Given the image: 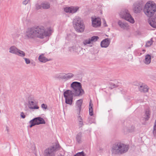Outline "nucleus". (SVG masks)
Masks as SVG:
<instances>
[{
    "label": "nucleus",
    "mask_w": 156,
    "mask_h": 156,
    "mask_svg": "<svg viewBox=\"0 0 156 156\" xmlns=\"http://www.w3.org/2000/svg\"><path fill=\"white\" fill-rule=\"evenodd\" d=\"M52 32L50 28L46 31L42 26H34L27 29L24 38L29 40H34L37 38L43 39L45 37L50 36Z\"/></svg>",
    "instance_id": "f257e3e1"
},
{
    "label": "nucleus",
    "mask_w": 156,
    "mask_h": 156,
    "mask_svg": "<svg viewBox=\"0 0 156 156\" xmlns=\"http://www.w3.org/2000/svg\"><path fill=\"white\" fill-rule=\"evenodd\" d=\"M129 149V146L120 141L115 142L112 146V152L114 154H121L126 152Z\"/></svg>",
    "instance_id": "f03ea898"
},
{
    "label": "nucleus",
    "mask_w": 156,
    "mask_h": 156,
    "mask_svg": "<svg viewBox=\"0 0 156 156\" xmlns=\"http://www.w3.org/2000/svg\"><path fill=\"white\" fill-rule=\"evenodd\" d=\"M144 11L148 17H152L156 12V4L152 1H148L144 6Z\"/></svg>",
    "instance_id": "7ed1b4c3"
},
{
    "label": "nucleus",
    "mask_w": 156,
    "mask_h": 156,
    "mask_svg": "<svg viewBox=\"0 0 156 156\" xmlns=\"http://www.w3.org/2000/svg\"><path fill=\"white\" fill-rule=\"evenodd\" d=\"M73 90H71L75 96H80L84 94V90L82 89L81 83L77 82H73L71 84Z\"/></svg>",
    "instance_id": "20e7f679"
},
{
    "label": "nucleus",
    "mask_w": 156,
    "mask_h": 156,
    "mask_svg": "<svg viewBox=\"0 0 156 156\" xmlns=\"http://www.w3.org/2000/svg\"><path fill=\"white\" fill-rule=\"evenodd\" d=\"M73 26L76 31L82 32L84 30L85 27L80 18L76 17L73 21Z\"/></svg>",
    "instance_id": "39448f33"
},
{
    "label": "nucleus",
    "mask_w": 156,
    "mask_h": 156,
    "mask_svg": "<svg viewBox=\"0 0 156 156\" xmlns=\"http://www.w3.org/2000/svg\"><path fill=\"white\" fill-rule=\"evenodd\" d=\"M59 147V144H56L55 145L51 146L46 148L44 151V156H55L56 152L58 150Z\"/></svg>",
    "instance_id": "423d86ee"
},
{
    "label": "nucleus",
    "mask_w": 156,
    "mask_h": 156,
    "mask_svg": "<svg viewBox=\"0 0 156 156\" xmlns=\"http://www.w3.org/2000/svg\"><path fill=\"white\" fill-rule=\"evenodd\" d=\"M119 15L122 18L128 21L131 23H134L135 22L134 19L129 13L128 10L125 9L122 10Z\"/></svg>",
    "instance_id": "0eeeda50"
},
{
    "label": "nucleus",
    "mask_w": 156,
    "mask_h": 156,
    "mask_svg": "<svg viewBox=\"0 0 156 156\" xmlns=\"http://www.w3.org/2000/svg\"><path fill=\"white\" fill-rule=\"evenodd\" d=\"M144 7L143 2L138 1L133 3V10L135 13H139L142 11Z\"/></svg>",
    "instance_id": "6e6552de"
},
{
    "label": "nucleus",
    "mask_w": 156,
    "mask_h": 156,
    "mask_svg": "<svg viewBox=\"0 0 156 156\" xmlns=\"http://www.w3.org/2000/svg\"><path fill=\"white\" fill-rule=\"evenodd\" d=\"M71 90H67L64 93V96L65 98V102L66 104L71 105L73 101V96Z\"/></svg>",
    "instance_id": "1a4fd4ad"
},
{
    "label": "nucleus",
    "mask_w": 156,
    "mask_h": 156,
    "mask_svg": "<svg viewBox=\"0 0 156 156\" xmlns=\"http://www.w3.org/2000/svg\"><path fill=\"white\" fill-rule=\"evenodd\" d=\"M30 125V128L36 125H39L41 124H45V122L44 120L41 117H36L30 120L29 122Z\"/></svg>",
    "instance_id": "9d476101"
},
{
    "label": "nucleus",
    "mask_w": 156,
    "mask_h": 156,
    "mask_svg": "<svg viewBox=\"0 0 156 156\" xmlns=\"http://www.w3.org/2000/svg\"><path fill=\"white\" fill-rule=\"evenodd\" d=\"M34 99L33 98H29L28 100V107L30 109H38L39 107L35 105L34 102Z\"/></svg>",
    "instance_id": "9b49d317"
},
{
    "label": "nucleus",
    "mask_w": 156,
    "mask_h": 156,
    "mask_svg": "<svg viewBox=\"0 0 156 156\" xmlns=\"http://www.w3.org/2000/svg\"><path fill=\"white\" fill-rule=\"evenodd\" d=\"M79 7L78 6L67 7L64 8V11L66 13H73L76 12L79 9Z\"/></svg>",
    "instance_id": "f8f14e48"
},
{
    "label": "nucleus",
    "mask_w": 156,
    "mask_h": 156,
    "mask_svg": "<svg viewBox=\"0 0 156 156\" xmlns=\"http://www.w3.org/2000/svg\"><path fill=\"white\" fill-rule=\"evenodd\" d=\"M83 101L82 99H80L77 101L76 104V110L77 112L78 115L80 114V112L81 108V105Z\"/></svg>",
    "instance_id": "ddd939ff"
},
{
    "label": "nucleus",
    "mask_w": 156,
    "mask_h": 156,
    "mask_svg": "<svg viewBox=\"0 0 156 156\" xmlns=\"http://www.w3.org/2000/svg\"><path fill=\"white\" fill-rule=\"evenodd\" d=\"M92 25L94 27L100 26L101 25V19L99 18H92Z\"/></svg>",
    "instance_id": "4468645a"
},
{
    "label": "nucleus",
    "mask_w": 156,
    "mask_h": 156,
    "mask_svg": "<svg viewBox=\"0 0 156 156\" xmlns=\"http://www.w3.org/2000/svg\"><path fill=\"white\" fill-rule=\"evenodd\" d=\"M118 24L120 27L124 30H127L129 29V26L125 22L119 20L118 22Z\"/></svg>",
    "instance_id": "2eb2a0df"
},
{
    "label": "nucleus",
    "mask_w": 156,
    "mask_h": 156,
    "mask_svg": "<svg viewBox=\"0 0 156 156\" xmlns=\"http://www.w3.org/2000/svg\"><path fill=\"white\" fill-rule=\"evenodd\" d=\"M110 41L108 38H106L101 41V46L102 48H107L110 44Z\"/></svg>",
    "instance_id": "dca6fc26"
},
{
    "label": "nucleus",
    "mask_w": 156,
    "mask_h": 156,
    "mask_svg": "<svg viewBox=\"0 0 156 156\" xmlns=\"http://www.w3.org/2000/svg\"><path fill=\"white\" fill-rule=\"evenodd\" d=\"M148 22L150 26L152 27L156 28V15L154 18L150 19Z\"/></svg>",
    "instance_id": "f3484780"
},
{
    "label": "nucleus",
    "mask_w": 156,
    "mask_h": 156,
    "mask_svg": "<svg viewBox=\"0 0 156 156\" xmlns=\"http://www.w3.org/2000/svg\"><path fill=\"white\" fill-rule=\"evenodd\" d=\"M18 50L15 46H12L9 48V51L10 53L16 55Z\"/></svg>",
    "instance_id": "a211bd4d"
},
{
    "label": "nucleus",
    "mask_w": 156,
    "mask_h": 156,
    "mask_svg": "<svg viewBox=\"0 0 156 156\" xmlns=\"http://www.w3.org/2000/svg\"><path fill=\"white\" fill-rule=\"evenodd\" d=\"M42 9H49L51 7L50 3L47 1H44L42 3Z\"/></svg>",
    "instance_id": "6ab92c4d"
},
{
    "label": "nucleus",
    "mask_w": 156,
    "mask_h": 156,
    "mask_svg": "<svg viewBox=\"0 0 156 156\" xmlns=\"http://www.w3.org/2000/svg\"><path fill=\"white\" fill-rule=\"evenodd\" d=\"M82 133L81 132L79 133L76 137V141L78 144H80L82 142Z\"/></svg>",
    "instance_id": "aec40b11"
},
{
    "label": "nucleus",
    "mask_w": 156,
    "mask_h": 156,
    "mask_svg": "<svg viewBox=\"0 0 156 156\" xmlns=\"http://www.w3.org/2000/svg\"><path fill=\"white\" fill-rule=\"evenodd\" d=\"M151 61V56L149 54H147L145 56V58L144 61V62L147 65L149 64Z\"/></svg>",
    "instance_id": "412c9836"
},
{
    "label": "nucleus",
    "mask_w": 156,
    "mask_h": 156,
    "mask_svg": "<svg viewBox=\"0 0 156 156\" xmlns=\"http://www.w3.org/2000/svg\"><path fill=\"white\" fill-rule=\"evenodd\" d=\"M139 89L141 92H148V88L146 85H142L140 86Z\"/></svg>",
    "instance_id": "4be33fe9"
},
{
    "label": "nucleus",
    "mask_w": 156,
    "mask_h": 156,
    "mask_svg": "<svg viewBox=\"0 0 156 156\" xmlns=\"http://www.w3.org/2000/svg\"><path fill=\"white\" fill-rule=\"evenodd\" d=\"M38 59L40 62L44 63L51 60L50 59H48L45 57L43 55H40L38 58Z\"/></svg>",
    "instance_id": "5701e85b"
},
{
    "label": "nucleus",
    "mask_w": 156,
    "mask_h": 156,
    "mask_svg": "<svg viewBox=\"0 0 156 156\" xmlns=\"http://www.w3.org/2000/svg\"><path fill=\"white\" fill-rule=\"evenodd\" d=\"M150 112L149 110L147 109L145 112V114L144 117V119L145 121H148L150 117Z\"/></svg>",
    "instance_id": "b1692460"
},
{
    "label": "nucleus",
    "mask_w": 156,
    "mask_h": 156,
    "mask_svg": "<svg viewBox=\"0 0 156 156\" xmlns=\"http://www.w3.org/2000/svg\"><path fill=\"white\" fill-rule=\"evenodd\" d=\"M73 76L74 75L72 73H64V80H67L69 79H70L73 77Z\"/></svg>",
    "instance_id": "393cba45"
},
{
    "label": "nucleus",
    "mask_w": 156,
    "mask_h": 156,
    "mask_svg": "<svg viewBox=\"0 0 156 156\" xmlns=\"http://www.w3.org/2000/svg\"><path fill=\"white\" fill-rule=\"evenodd\" d=\"M78 115L77 119L79 122V126L80 127H81L84 125L83 121L81 116L80 115Z\"/></svg>",
    "instance_id": "a878e982"
},
{
    "label": "nucleus",
    "mask_w": 156,
    "mask_h": 156,
    "mask_svg": "<svg viewBox=\"0 0 156 156\" xmlns=\"http://www.w3.org/2000/svg\"><path fill=\"white\" fill-rule=\"evenodd\" d=\"M93 105L91 103V102H90L89 105V113L90 116L93 115Z\"/></svg>",
    "instance_id": "bb28decb"
},
{
    "label": "nucleus",
    "mask_w": 156,
    "mask_h": 156,
    "mask_svg": "<svg viewBox=\"0 0 156 156\" xmlns=\"http://www.w3.org/2000/svg\"><path fill=\"white\" fill-rule=\"evenodd\" d=\"M55 77L59 79L64 80V73H60L56 74L55 76Z\"/></svg>",
    "instance_id": "cd10ccee"
},
{
    "label": "nucleus",
    "mask_w": 156,
    "mask_h": 156,
    "mask_svg": "<svg viewBox=\"0 0 156 156\" xmlns=\"http://www.w3.org/2000/svg\"><path fill=\"white\" fill-rule=\"evenodd\" d=\"M16 55L20 57H23L25 56V53L23 51L19 49Z\"/></svg>",
    "instance_id": "c85d7f7f"
},
{
    "label": "nucleus",
    "mask_w": 156,
    "mask_h": 156,
    "mask_svg": "<svg viewBox=\"0 0 156 156\" xmlns=\"http://www.w3.org/2000/svg\"><path fill=\"white\" fill-rule=\"evenodd\" d=\"M109 88L111 89L117 87L118 86V85L117 84H114L112 83H109Z\"/></svg>",
    "instance_id": "c756f323"
},
{
    "label": "nucleus",
    "mask_w": 156,
    "mask_h": 156,
    "mask_svg": "<svg viewBox=\"0 0 156 156\" xmlns=\"http://www.w3.org/2000/svg\"><path fill=\"white\" fill-rule=\"evenodd\" d=\"M153 41L152 38H151L149 41H147L146 44V46L149 47L151 46L153 44Z\"/></svg>",
    "instance_id": "7c9ffc66"
},
{
    "label": "nucleus",
    "mask_w": 156,
    "mask_h": 156,
    "mask_svg": "<svg viewBox=\"0 0 156 156\" xmlns=\"http://www.w3.org/2000/svg\"><path fill=\"white\" fill-rule=\"evenodd\" d=\"M154 136L156 138V120L155 121V124L154 126V129L153 131Z\"/></svg>",
    "instance_id": "2f4dec72"
},
{
    "label": "nucleus",
    "mask_w": 156,
    "mask_h": 156,
    "mask_svg": "<svg viewBox=\"0 0 156 156\" xmlns=\"http://www.w3.org/2000/svg\"><path fill=\"white\" fill-rule=\"evenodd\" d=\"M99 38L97 36H93L91 38H90L91 41H96Z\"/></svg>",
    "instance_id": "473e14b6"
},
{
    "label": "nucleus",
    "mask_w": 156,
    "mask_h": 156,
    "mask_svg": "<svg viewBox=\"0 0 156 156\" xmlns=\"http://www.w3.org/2000/svg\"><path fill=\"white\" fill-rule=\"evenodd\" d=\"M36 9L37 10L41 9H42V3L40 5L38 3H37L35 5Z\"/></svg>",
    "instance_id": "72a5a7b5"
},
{
    "label": "nucleus",
    "mask_w": 156,
    "mask_h": 156,
    "mask_svg": "<svg viewBox=\"0 0 156 156\" xmlns=\"http://www.w3.org/2000/svg\"><path fill=\"white\" fill-rule=\"evenodd\" d=\"M91 42L90 38H89L87 39L84 40L83 41V43L84 45H86L90 44Z\"/></svg>",
    "instance_id": "f704fd0d"
},
{
    "label": "nucleus",
    "mask_w": 156,
    "mask_h": 156,
    "mask_svg": "<svg viewBox=\"0 0 156 156\" xmlns=\"http://www.w3.org/2000/svg\"><path fill=\"white\" fill-rule=\"evenodd\" d=\"M74 156H85V155L83 151L78 152Z\"/></svg>",
    "instance_id": "c9c22d12"
},
{
    "label": "nucleus",
    "mask_w": 156,
    "mask_h": 156,
    "mask_svg": "<svg viewBox=\"0 0 156 156\" xmlns=\"http://www.w3.org/2000/svg\"><path fill=\"white\" fill-rule=\"evenodd\" d=\"M135 129V127L133 126H131V127L129 129V132H132L134 131Z\"/></svg>",
    "instance_id": "e433bc0d"
},
{
    "label": "nucleus",
    "mask_w": 156,
    "mask_h": 156,
    "mask_svg": "<svg viewBox=\"0 0 156 156\" xmlns=\"http://www.w3.org/2000/svg\"><path fill=\"white\" fill-rule=\"evenodd\" d=\"M23 59L25 60L26 63L27 64H29L30 63V61L29 58H23Z\"/></svg>",
    "instance_id": "4c0bfd02"
},
{
    "label": "nucleus",
    "mask_w": 156,
    "mask_h": 156,
    "mask_svg": "<svg viewBox=\"0 0 156 156\" xmlns=\"http://www.w3.org/2000/svg\"><path fill=\"white\" fill-rule=\"evenodd\" d=\"M41 107L44 109H46L47 108V105L44 104H42L41 105Z\"/></svg>",
    "instance_id": "58836bf2"
},
{
    "label": "nucleus",
    "mask_w": 156,
    "mask_h": 156,
    "mask_svg": "<svg viewBox=\"0 0 156 156\" xmlns=\"http://www.w3.org/2000/svg\"><path fill=\"white\" fill-rule=\"evenodd\" d=\"M30 1V0H25L23 2V4L24 5H26Z\"/></svg>",
    "instance_id": "ea45409f"
},
{
    "label": "nucleus",
    "mask_w": 156,
    "mask_h": 156,
    "mask_svg": "<svg viewBox=\"0 0 156 156\" xmlns=\"http://www.w3.org/2000/svg\"><path fill=\"white\" fill-rule=\"evenodd\" d=\"M20 116L22 118L24 119L25 118L26 116L25 115H24L23 112H21L20 114Z\"/></svg>",
    "instance_id": "a19ab883"
},
{
    "label": "nucleus",
    "mask_w": 156,
    "mask_h": 156,
    "mask_svg": "<svg viewBox=\"0 0 156 156\" xmlns=\"http://www.w3.org/2000/svg\"><path fill=\"white\" fill-rule=\"evenodd\" d=\"M30 63L33 66H35L36 65L35 63L34 62H31Z\"/></svg>",
    "instance_id": "79ce46f5"
},
{
    "label": "nucleus",
    "mask_w": 156,
    "mask_h": 156,
    "mask_svg": "<svg viewBox=\"0 0 156 156\" xmlns=\"http://www.w3.org/2000/svg\"><path fill=\"white\" fill-rule=\"evenodd\" d=\"M103 22H104V26H105V27L107 26V25L106 24V21H105V20L104 19L103 20Z\"/></svg>",
    "instance_id": "37998d69"
},
{
    "label": "nucleus",
    "mask_w": 156,
    "mask_h": 156,
    "mask_svg": "<svg viewBox=\"0 0 156 156\" xmlns=\"http://www.w3.org/2000/svg\"><path fill=\"white\" fill-rule=\"evenodd\" d=\"M6 130L7 131V132H8L9 131V127L7 126H6Z\"/></svg>",
    "instance_id": "c03bdc74"
},
{
    "label": "nucleus",
    "mask_w": 156,
    "mask_h": 156,
    "mask_svg": "<svg viewBox=\"0 0 156 156\" xmlns=\"http://www.w3.org/2000/svg\"><path fill=\"white\" fill-rule=\"evenodd\" d=\"M58 156H64L63 155H62L60 154H59L58 155Z\"/></svg>",
    "instance_id": "a18cd8bd"
},
{
    "label": "nucleus",
    "mask_w": 156,
    "mask_h": 156,
    "mask_svg": "<svg viewBox=\"0 0 156 156\" xmlns=\"http://www.w3.org/2000/svg\"><path fill=\"white\" fill-rule=\"evenodd\" d=\"M17 37H19V36L17 35Z\"/></svg>",
    "instance_id": "49530a36"
},
{
    "label": "nucleus",
    "mask_w": 156,
    "mask_h": 156,
    "mask_svg": "<svg viewBox=\"0 0 156 156\" xmlns=\"http://www.w3.org/2000/svg\"><path fill=\"white\" fill-rule=\"evenodd\" d=\"M50 1H51V0H49Z\"/></svg>",
    "instance_id": "de8ad7c7"
}]
</instances>
